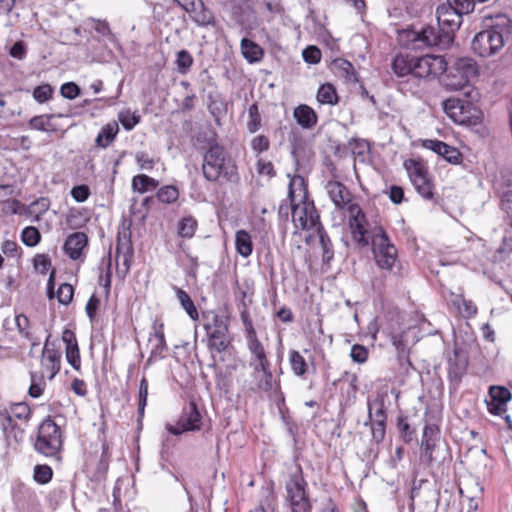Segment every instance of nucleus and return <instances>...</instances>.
I'll return each mask as SVG.
<instances>
[{
    "label": "nucleus",
    "instance_id": "nucleus-1",
    "mask_svg": "<svg viewBox=\"0 0 512 512\" xmlns=\"http://www.w3.org/2000/svg\"><path fill=\"white\" fill-rule=\"evenodd\" d=\"M290 208L292 221L296 228L312 230L320 225L319 215L313 201L306 197L304 180L300 176L293 177L289 183Z\"/></svg>",
    "mask_w": 512,
    "mask_h": 512
},
{
    "label": "nucleus",
    "instance_id": "nucleus-2",
    "mask_svg": "<svg viewBox=\"0 0 512 512\" xmlns=\"http://www.w3.org/2000/svg\"><path fill=\"white\" fill-rule=\"evenodd\" d=\"M512 34V20L505 14L497 15L491 27L477 33L471 43L472 50L480 57L498 53L505 43V37Z\"/></svg>",
    "mask_w": 512,
    "mask_h": 512
},
{
    "label": "nucleus",
    "instance_id": "nucleus-3",
    "mask_svg": "<svg viewBox=\"0 0 512 512\" xmlns=\"http://www.w3.org/2000/svg\"><path fill=\"white\" fill-rule=\"evenodd\" d=\"M202 172L206 180L216 182L224 180L235 182L238 173L235 165L227 162V154L224 147L213 144L203 156Z\"/></svg>",
    "mask_w": 512,
    "mask_h": 512
},
{
    "label": "nucleus",
    "instance_id": "nucleus-4",
    "mask_svg": "<svg viewBox=\"0 0 512 512\" xmlns=\"http://www.w3.org/2000/svg\"><path fill=\"white\" fill-rule=\"evenodd\" d=\"M443 79V86L449 91L463 90L469 86L471 80L478 74L477 63L468 57L457 58L447 69Z\"/></svg>",
    "mask_w": 512,
    "mask_h": 512
},
{
    "label": "nucleus",
    "instance_id": "nucleus-5",
    "mask_svg": "<svg viewBox=\"0 0 512 512\" xmlns=\"http://www.w3.org/2000/svg\"><path fill=\"white\" fill-rule=\"evenodd\" d=\"M403 165L418 194L425 200H433L434 184L426 164L419 159H408Z\"/></svg>",
    "mask_w": 512,
    "mask_h": 512
},
{
    "label": "nucleus",
    "instance_id": "nucleus-6",
    "mask_svg": "<svg viewBox=\"0 0 512 512\" xmlns=\"http://www.w3.org/2000/svg\"><path fill=\"white\" fill-rule=\"evenodd\" d=\"M62 447L59 426L50 418L45 419L38 429L35 449L47 457L56 456Z\"/></svg>",
    "mask_w": 512,
    "mask_h": 512
},
{
    "label": "nucleus",
    "instance_id": "nucleus-7",
    "mask_svg": "<svg viewBox=\"0 0 512 512\" xmlns=\"http://www.w3.org/2000/svg\"><path fill=\"white\" fill-rule=\"evenodd\" d=\"M376 264L381 269L391 270L397 260V249L390 242L382 227H376L371 236Z\"/></svg>",
    "mask_w": 512,
    "mask_h": 512
},
{
    "label": "nucleus",
    "instance_id": "nucleus-8",
    "mask_svg": "<svg viewBox=\"0 0 512 512\" xmlns=\"http://www.w3.org/2000/svg\"><path fill=\"white\" fill-rule=\"evenodd\" d=\"M207 332L210 349L222 352L230 345L228 335V318L223 315L213 314L211 319L204 325Z\"/></svg>",
    "mask_w": 512,
    "mask_h": 512
},
{
    "label": "nucleus",
    "instance_id": "nucleus-9",
    "mask_svg": "<svg viewBox=\"0 0 512 512\" xmlns=\"http://www.w3.org/2000/svg\"><path fill=\"white\" fill-rule=\"evenodd\" d=\"M447 61L442 55L426 54L415 57L414 78L433 80L447 69Z\"/></svg>",
    "mask_w": 512,
    "mask_h": 512
},
{
    "label": "nucleus",
    "instance_id": "nucleus-10",
    "mask_svg": "<svg viewBox=\"0 0 512 512\" xmlns=\"http://www.w3.org/2000/svg\"><path fill=\"white\" fill-rule=\"evenodd\" d=\"M443 109L455 123L461 125L476 123L479 119V111L458 98H448L443 101Z\"/></svg>",
    "mask_w": 512,
    "mask_h": 512
},
{
    "label": "nucleus",
    "instance_id": "nucleus-11",
    "mask_svg": "<svg viewBox=\"0 0 512 512\" xmlns=\"http://www.w3.org/2000/svg\"><path fill=\"white\" fill-rule=\"evenodd\" d=\"M40 365L41 369L38 374L47 378V380H52L60 371L61 353L55 342L51 341V335H48L45 340Z\"/></svg>",
    "mask_w": 512,
    "mask_h": 512
},
{
    "label": "nucleus",
    "instance_id": "nucleus-12",
    "mask_svg": "<svg viewBox=\"0 0 512 512\" xmlns=\"http://www.w3.org/2000/svg\"><path fill=\"white\" fill-rule=\"evenodd\" d=\"M347 211L353 239L362 246L368 245L373 231L370 233L367 228L368 223L364 212L358 204L349 205Z\"/></svg>",
    "mask_w": 512,
    "mask_h": 512
},
{
    "label": "nucleus",
    "instance_id": "nucleus-13",
    "mask_svg": "<svg viewBox=\"0 0 512 512\" xmlns=\"http://www.w3.org/2000/svg\"><path fill=\"white\" fill-rule=\"evenodd\" d=\"M412 41L415 43H421L423 46L434 47L438 46L441 48L449 47L453 38L449 35V32H444L438 28L426 27L420 32H412Z\"/></svg>",
    "mask_w": 512,
    "mask_h": 512
},
{
    "label": "nucleus",
    "instance_id": "nucleus-14",
    "mask_svg": "<svg viewBox=\"0 0 512 512\" xmlns=\"http://www.w3.org/2000/svg\"><path fill=\"white\" fill-rule=\"evenodd\" d=\"M201 415L195 403H190L188 407L184 408L176 426L167 425V430L173 435H180L186 431H193L200 429Z\"/></svg>",
    "mask_w": 512,
    "mask_h": 512
},
{
    "label": "nucleus",
    "instance_id": "nucleus-15",
    "mask_svg": "<svg viewBox=\"0 0 512 512\" xmlns=\"http://www.w3.org/2000/svg\"><path fill=\"white\" fill-rule=\"evenodd\" d=\"M436 13L439 29L449 32V35L453 38L454 32L461 26V16L453 10L451 4L446 2L437 7Z\"/></svg>",
    "mask_w": 512,
    "mask_h": 512
},
{
    "label": "nucleus",
    "instance_id": "nucleus-16",
    "mask_svg": "<svg viewBox=\"0 0 512 512\" xmlns=\"http://www.w3.org/2000/svg\"><path fill=\"white\" fill-rule=\"evenodd\" d=\"M490 400L486 401L488 411L497 416H503L507 412V404L512 398L509 389L502 386H491L489 388Z\"/></svg>",
    "mask_w": 512,
    "mask_h": 512
},
{
    "label": "nucleus",
    "instance_id": "nucleus-17",
    "mask_svg": "<svg viewBox=\"0 0 512 512\" xmlns=\"http://www.w3.org/2000/svg\"><path fill=\"white\" fill-rule=\"evenodd\" d=\"M252 368V386L250 389L253 392H270L277 388L276 383L273 381V374L270 364L263 366H250Z\"/></svg>",
    "mask_w": 512,
    "mask_h": 512
},
{
    "label": "nucleus",
    "instance_id": "nucleus-18",
    "mask_svg": "<svg viewBox=\"0 0 512 512\" xmlns=\"http://www.w3.org/2000/svg\"><path fill=\"white\" fill-rule=\"evenodd\" d=\"M422 146L440 155L451 164H459L462 160V154L457 148L440 140L426 139L422 141Z\"/></svg>",
    "mask_w": 512,
    "mask_h": 512
},
{
    "label": "nucleus",
    "instance_id": "nucleus-19",
    "mask_svg": "<svg viewBox=\"0 0 512 512\" xmlns=\"http://www.w3.org/2000/svg\"><path fill=\"white\" fill-rule=\"evenodd\" d=\"M325 188L336 208L348 210V206L353 204L350 191L341 182L329 181Z\"/></svg>",
    "mask_w": 512,
    "mask_h": 512
},
{
    "label": "nucleus",
    "instance_id": "nucleus-20",
    "mask_svg": "<svg viewBox=\"0 0 512 512\" xmlns=\"http://www.w3.org/2000/svg\"><path fill=\"white\" fill-rule=\"evenodd\" d=\"M87 244L88 237L85 233L74 232L67 237L63 249L70 259L78 260L83 256Z\"/></svg>",
    "mask_w": 512,
    "mask_h": 512
},
{
    "label": "nucleus",
    "instance_id": "nucleus-21",
    "mask_svg": "<svg viewBox=\"0 0 512 512\" xmlns=\"http://www.w3.org/2000/svg\"><path fill=\"white\" fill-rule=\"evenodd\" d=\"M62 341L65 344L67 362L75 370H80L81 358L75 333L70 329H65L62 332Z\"/></svg>",
    "mask_w": 512,
    "mask_h": 512
},
{
    "label": "nucleus",
    "instance_id": "nucleus-22",
    "mask_svg": "<svg viewBox=\"0 0 512 512\" xmlns=\"http://www.w3.org/2000/svg\"><path fill=\"white\" fill-rule=\"evenodd\" d=\"M468 366L467 354L462 349H455L449 358V376L453 380H460Z\"/></svg>",
    "mask_w": 512,
    "mask_h": 512
},
{
    "label": "nucleus",
    "instance_id": "nucleus-23",
    "mask_svg": "<svg viewBox=\"0 0 512 512\" xmlns=\"http://www.w3.org/2000/svg\"><path fill=\"white\" fill-rule=\"evenodd\" d=\"M151 344L150 357H162L164 351L167 350V344L164 335V324L155 321L153 323V334L149 338Z\"/></svg>",
    "mask_w": 512,
    "mask_h": 512
},
{
    "label": "nucleus",
    "instance_id": "nucleus-24",
    "mask_svg": "<svg viewBox=\"0 0 512 512\" xmlns=\"http://www.w3.org/2000/svg\"><path fill=\"white\" fill-rule=\"evenodd\" d=\"M248 350L251 353L249 366H263L270 364L265 348L257 336L246 339Z\"/></svg>",
    "mask_w": 512,
    "mask_h": 512
},
{
    "label": "nucleus",
    "instance_id": "nucleus-25",
    "mask_svg": "<svg viewBox=\"0 0 512 512\" xmlns=\"http://www.w3.org/2000/svg\"><path fill=\"white\" fill-rule=\"evenodd\" d=\"M293 117L297 124L303 129H311L318 122L316 112L306 104L297 106L293 111Z\"/></svg>",
    "mask_w": 512,
    "mask_h": 512
},
{
    "label": "nucleus",
    "instance_id": "nucleus-26",
    "mask_svg": "<svg viewBox=\"0 0 512 512\" xmlns=\"http://www.w3.org/2000/svg\"><path fill=\"white\" fill-rule=\"evenodd\" d=\"M415 56L398 54L394 57L391 69L397 77H405L411 75L414 77Z\"/></svg>",
    "mask_w": 512,
    "mask_h": 512
},
{
    "label": "nucleus",
    "instance_id": "nucleus-27",
    "mask_svg": "<svg viewBox=\"0 0 512 512\" xmlns=\"http://www.w3.org/2000/svg\"><path fill=\"white\" fill-rule=\"evenodd\" d=\"M56 117H62V114H46L34 116L29 121V126L35 130L43 132H56L59 127L53 122Z\"/></svg>",
    "mask_w": 512,
    "mask_h": 512
},
{
    "label": "nucleus",
    "instance_id": "nucleus-28",
    "mask_svg": "<svg viewBox=\"0 0 512 512\" xmlns=\"http://www.w3.org/2000/svg\"><path fill=\"white\" fill-rule=\"evenodd\" d=\"M118 132L119 127L116 122L106 124L101 128L95 139L96 145L101 148L108 147L114 141Z\"/></svg>",
    "mask_w": 512,
    "mask_h": 512
},
{
    "label": "nucleus",
    "instance_id": "nucleus-29",
    "mask_svg": "<svg viewBox=\"0 0 512 512\" xmlns=\"http://www.w3.org/2000/svg\"><path fill=\"white\" fill-rule=\"evenodd\" d=\"M241 53L243 57L250 63L258 62L263 56L262 48L252 40L243 38L241 40Z\"/></svg>",
    "mask_w": 512,
    "mask_h": 512
},
{
    "label": "nucleus",
    "instance_id": "nucleus-30",
    "mask_svg": "<svg viewBox=\"0 0 512 512\" xmlns=\"http://www.w3.org/2000/svg\"><path fill=\"white\" fill-rule=\"evenodd\" d=\"M236 251L244 258L249 257L253 251L250 234L246 230H238L235 234Z\"/></svg>",
    "mask_w": 512,
    "mask_h": 512
},
{
    "label": "nucleus",
    "instance_id": "nucleus-31",
    "mask_svg": "<svg viewBox=\"0 0 512 512\" xmlns=\"http://www.w3.org/2000/svg\"><path fill=\"white\" fill-rule=\"evenodd\" d=\"M159 185L158 181L145 174L136 175L132 179V189L138 193L152 191Z\"/></svg>",
    "mask_w": 512,
    "mask_h": 512
},
{
    "label": "nucleus",
    "instance_id": "nucleus-32",
    "mask_svg": "<svg viewBox=\"0 0 512 512\" xmlns=\"http://www.w3.org/2000/svg\"><path fill=\"white\" fill-rule=\"evenodd\" d=\"M316 98L320 104L335 105L338 103V95L336 89L330 83H325L320 86Z\"/></svg>",
    "mask_w": 512,
    "mask_h": 512
},
{
    "label": "nucleus",
    "instance_id": "nucleus-33",
    "mask_svg": "<svg viewBox=\"0 0 512 512\" xmlns=\"http://www.w3.org/2000/svg\"><path fill=\"white\" fill-rule=\"evenodd\" d=\"M197 9L192 14V20L199 26H208L213 23L212 12L204 6L203 2H196Z\"/></svg>",
    "mask_w": 512,
    "mask_h": 512
},
{
    "label": "nucleus",
    "instance_id": "nucleus-34",
    "mask_svg": "<svg viewBox=\"0 0 512 512\" xmlns=\"http://www.w3.org/2000/svg\"><path fill=\"white\" fill-rule=\"evenodd\" d=\"M368 416L369 421L387 420L386 408L382 399H375L368 402Z\"/></svg>",
    "mask_w": 512,
    "mask_h": 512
},
{
    "label": "nucleus",
    "instance_id": "nucleus-35",
    "mask_svg": "<svg viewBox=\"0 0 512 512\" xmlns=\"http://www.w3.org/2000/svg\"><path fill=\"white\" fill-rule=\"evenodd\" d=\"M176 296L183 309L187 312L192 320H197L199 317L198 311L192 301L191 297L182 289L176 288Z\"/></svg>",
    "mask_w": 512,
    "mask_h": 512
},
{
    "label": "nucleus",
    "instance_id": "nucleus-36",
    "mask_svg": "<svg viewBox=\"0 0 512 512\" xmlns=\"http://www.w3.org/2000/svg\"><path fill=\"white\" fill-rule=\"evenodd\" d=\"M452 303L458 308L464 317L471 318L477 313L476 305L471 300L465 299L462 295H456L452 300Z\"/></svg>",
    "mask_w": 512,
    "mask_h": 512
},
{
    "label": "nucleus",
    "instance_id": "nucleus-37",
    "mask_svg": "<svg viewBox=\"0 0 512 512\" xmlns=\"http://www.w3.org/2000/svg\"><path fill=\"white\" fill-rule=\"evenodd\" d=\"M306 482L302 477L300 471L291 475L290 480L286 484L287 497L294 494H301L305 492Z\"/></svg>",
    "mask_w": 512,
    "mask_h": 512
},
{
    "label": "nucleus",
    "instance_id": "nucleus-38",
    "mask_svg": "<svg viewBox=\"0 0 512 512\" xmlns=\"http://www.w3.org/2000/svg\"><path fill=\"white\" fill-rule=\"evenodd\" d=\"M197 229V221L192 216L183 217L178 223V235L182 238H192Z\"/></svg>",
    "mask_w": 512,
    "mask_h": 512
},
{
    "label": "nucleus",
    "instance_id": "nucleus-39",
    "mask_svg": "<svg viewBox=\"0 0 512 512\" xmlns=\"http://www.w3.org/2000/svg\"><path fill=\"white\" fill-rule=\"evenodd\" d=\"M289 362L293 373L297 376H303L308 369V365L304 357L296 350L289 353Z\"/></svg>",
    "mask_w": 512,
    "mask_h": 512
},
{
    "label": "nucleus",
    "instance_id": "nucleus-40",
    "mask_svg": "<svg viewBox=\"0 0 512 512\" xmlns=\"http://www.w3.org/2000/svg\"><path fill=\"white\" fill-rule=\"evenodd\" d=\"M30 377L31 385L29 387L28 394L32 398H39L40 396H42L44 392L47 378L43 377L42 375L36 372H31Z\"/></svg>",
    "mask_w": 512,
    "mask_h": 512
},
{
    "label": "nucleus",
    "instance_id": "nucleus-41",
    "mask_svg": "<svg viewBox=\"0 0 512 512\" xmlns=\"http://www.w3.org/2000/svg\"><path fill=\"white\" fill-rule=\"evenodd\" d=\"M132 256V247L129 241H123L120 240L117 243L116 247V262L122 263L126 269L129 268L130 260Z\"/></svg>",
    "mask_w": 512,
    "mask_h": 512
},
{
    "label": "nucleus",
    "instance_id": "nucleus-42",
    "mask_svg": "<svg viewBox=\"0 0 512 512\" xmlns=\"http://www.w3.org/2000/svg\"><path fill=\"white\" fill-rule=\"evenodd\" d=\"M9 415L16 420L27 422L31 416V410L28 404L24 402L14 403L10 406Z\"/></svg>",
    "mask_w": 512,
    "mask_h": 512
},
{
    "label": "nucleus",
    "instance_id": "nucleus-43",
    "mask_svg": "<svg viewBox=\"0 0 512 512\" xmlns=\"http://www.w3.org/2000/svg\"><path fill=\"white\" fill-rule=\"evenodd\" d=\"M315 230L317 231L319 242L323 250V259L329 261L333 257L331 240L321 225L316 227Z\"/></svg>",
    "mask_w": 512,
    "mask_h": 512
},
{
    "label": "nucleus",
    "instance_id": "nucleus-44",
    "mask_svg": "<svg viewBox=\"0 0 512 512\" xmlns=\"http://www.w3.org/2000/svg\"><path fill=\"white\" fill-rule=\"evenodd\" d=\"M41 239L40 232L33 226H28L21 233L22 242L28 247L36 246Z\"/></svg>",
    "mask_w": 512,
    "mask_h": 512
},
{
    "label": "nucleus",
    "instance_id": "nucleus-45",
    "mask_svg": "<svg viewBox=\"0 0 512 512\" xmlns=\"http://www.w3.org/2000/svg\"><path fill=\"white\" fill-rule=\"evenodd\" d=\"M118 119L124 129L132 130L140 121V116L130 110H125L119 113Z\"/></svg>",
    "mask_w": 512,
    "mask_h": 512
},
{
    "label": "nucleus",
    "instance_id": "nucleus-46",
    "mask_svg": "<svg viewBox=\"0 0 512 512\" xmlns=\"http://www.w3.org/2000/svg\"><path fill=\"white\" fill-rule=\"evenodd\" d=\"M249 121L247 128L250 133H255L261 126V116L257 104H252L248 109Z\"/></svg>",
    "mask_w": 512,
    "mask_h": 512
},
{
    "label": "nucleus",
    "instance_id": "nucleus-47",
    "mask_svg": "<svg viewBox=\"0 0 512 512\" xmlns=\"http://www.w3.org/2000/svg\"><path fill=\"white\" fill-rule=\"evenodd\" d=\"M179 196V192L174 186H164L160 188L157 192V198L162 203H173L177 200Z\"/></svg>",
    "mask_w": 512,
    "mask_h": 512
},
{
    "label": "nucleus",
    "instance_id": "nucleus-48",
    "mask_svg": "<svg viewBox=\"0 0 512 512\" xmlns=\"http://www.w3.org/2000/svg\"><path fill=\"white\" fill-rule=\"evenodd\" d=\"M53 471L48 465H36L34 468V480L39 484H46L52 479Z\"/></svg>",
    "mask_w": 512,
    "mask_h": 512
},
{
    "label": "nucleus",
    "instance_id": "nucleus-49",
    "mask_svg": "<svg viewBox=\"0 0 512 512\" xmlns=\"http://www.w3.org/2000/svg\"><path fill=\"white\" fill-rule=\"evenodd\" d=\"M73 295H74V289H73L72 285H70L68 283H62L58 287V290L56 292V297L58 299V302L63 305H68L72 301Z\"/></svg>",
    "mask_w": 512,
    "mask_h": 512
},
{
    "label": "nucleus",
    "instance_id": "nucleus-50",
    "mask_svg": "<svg viewBox=\"0 0 512 512\" xmlns=\"http://www.w3.org/2000/svg\"><path fill=\"white\" fill-rule=\"evenodd\" d=\"M446 3L451 4L453 10H455L461 17L464 14L471 13L475 7L471 0H447Z\"/></svg>",
    "mask_w": 512,
    "mask_h": 512
},
{
    "label": "nucleus",
    "instance_id": "nucleus-51",
    "mask_svg": "<svg viewBox=\"0 0 512 512\" xmlns=\"http://www.w3.org/2000/svg\"><path fill=\"white\" fill-rule=\"evenodd\" d=\"M0 427L6 435H10L16 428L15 419L7 409H0Z\"/></svg>",
    "mask_w": 512,
    "mask_h": 512
},
{
    "label": "nucleus",
    "instance_id": "nucleus-52",
    "mask_svg": "<svg viewBox=\"0 0 512 512\" xmlns=\"http://www.w3.org/2000/svg\"><path fill=\"white\" fill-rule=\"evenodd\" d=\"M176 64L180 73L184 74L193 64V58L187 50L177 53Z\"/></svg>",
    "mask_w": 512,
    "mask_h": 512
},
{
    "label": "nucleus",
    "instance_id": "nucleus-53",
    "mask_svg": "<svg viewBox=\"0 0 512 512\" xmlns=\"http://www.w3.org/2000/svg\"><path fill=\"white\" fill-rule=\"evenodd\" d=\"M53 93V89L49 84H42L37 86L33 91L34 99L39 103L48 101Z\"/></svg>",
    "mask_w": 512,
    "mask_h": 512
},
{
    "label": "nucleus",
    "instance_id": "nucleus-54",
    "mask_svg": "<svg viewBox=\"0 0 512 512\" xmlns=\"http://www.w3.org/2000/svg\"><path fill=\"white\" fill-rule=\"evenodd\" d=\"M148 397V381L145 377H143L140 381L139 385V403H138V413L140 416H143L144 409L147 404Z\"/></svg>",
    "mask_w": 512,
    "mask_h": 512
},
{
    "label": "nucleus",
    "instance_id": "nucleus-55",
    "mask_svg": "<svg viewBox=\"0 0 512 512\" xmlns=\"http://www.w3.org/2000/svg\"><path fill=\"white\" fill-rule=\"evenodd\" d=\"M372 438L376 443L383 441L386 432V421H369Z\"/></svg>",
    "mask_w": 512,
    "mask_h": 512
},
{
    "label": "nucleus",
    "instance_id": "nucleus-56",
    "mask_svg": "<svg viewBox=\"0 0 512 512\" xmlns=\"http://www.w3.org/2000/svg\"><path fill=\"white\" fill-rule=\"evenodd\" d=\"M350 357L354 362L365 363L368 358V350L363 345L355 344L351 347Z\"/></svg>",
    "mask_w": 512,
    "mask_h": 512
},
{
    "label": "nucleus",
    "instance_id": "nucleus-57",
    "mask_svg": "<svg viewBox=\"0 0 512 512\" xmlns=\"http://www.w3.org/2000/svg\"><path fill=\"white\" fill-rule=\"evenodd\" d=\"M15 324L20 335L26 339H31V333L29 331V319L24 314H18L15 316Z\"/></svg>",
    "mask_w": 512,
    "mask_h": 512
},
{
    "label": "nucleus",
    "instance_id": "nucleus-58",
    "mask_svg": "<svg viewBox=\"0 0 512 512\" xmlns=\"http://www.w3.org/2000/svg\"><path fill=\"white\" fill-rule=\"evenodd\" d=\"M270 147V141L265 135H257L251 140V148L256 153L267 151Z\"/></svg>",
    "mask_w": 512,
    "mask_h": 512
},
{
    "label": "nucleus",
    "instance_id": "nucleus-59",
    "mask_svg": "<svg viewBox=\"0 0 512 512\" xmlns=\"http://www.w3.org/2000/svg\"><path fill=\"white\" fill-rule=\"evenodd\" d=\"M302 56L305 62L317 64L321 60V51L316 46H309L303 50Z\"/></svg>",
    "mask_w": 512,
    "mask_h": 512
},
{
    "label": "nucleus",
    "instance_id": "nucleus-60",
    "mask_svg": "<svg viewBox=\"0 0 512 512\" xmlns=\"http://www.w3.org/2000/svg\"><path fill=\"white\" fill-rule=\"evenodd\" d=\"M50 207V200L46 197H41L33 201L30 205L31 212L36 214L37 217L43 215Z\"/></svg>",
    "mask_w": 512,
    "mask_h": 512
},
{
    "label": "nucleus",
    "instance_id": "nucleus-61",
    "mask_svg": "<svg viewBox=\"0 0 512 512\" xmlns=\"http://www.w3.org/2000/svg\"><path fill=\"white\" fill-rule=\"evenodd\" d=\"M334 66L341 70L347 79L352 80L354 78L355 69L348 60L342 58L336 59L334 60Z\"/></svg>",
    "mask_w": 512,
    "mask_h": 512
},
{
    "label": "nucleus",
    "instance_id": "nucleus-62",
    "mask_svg": "<svg viewBox=\"0 0 512 512\" xmlns=\"http://www.w3.org/2000/svg\"><path fill=\"white\" fill-rule=\"evenodd\" d=\"M60 93L64 98L72 100L79 96L80 88L74 82H67L61 86Z\"/></svg>",
    "mask_w": 512,
    "mask_h": 512
},
{
    "label": "nucleus",
    "instance_id": "nucleus-63",
    "mask_svg": "<svg viewBox=\"0 0 512 512\" xmlns=\"http://www.w3.org/2000/svg\"><path fill=\"white\" fill-rule=\"evenodd\" d=\"M436 445V440L421 441V457L427 462L431 463L434 460L433 451Z\"/></svg>",
    "mask_w": 512,
    "mask_h": 512
},
{
    "label": "nucleus",
    "instance_id": "nucleus-64",
    "mask_svg": "<svg viewBox=\"0 0 512 512\" xmlns=\"http://www.w3.org/2000/svg\"><path fill=\"white\" fill-rule=\"evenodd\" d=\"M90 195L89 187L86 185H78L71 189V196L76 202H84Z\"/></svg>",
    "mask_w": 512,
    "mask_h": 512
}]
</instances>
